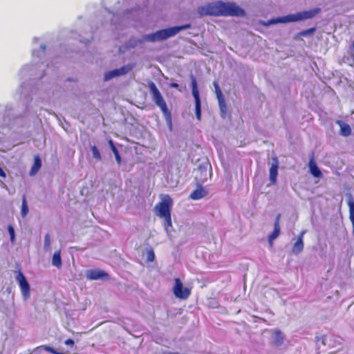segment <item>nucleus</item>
I'll return each mask as SVG.
<instances>
[{
	"label": "nucleus",
	"instance_id": "4be33fe9",
	"mask_svg": "<svg viewBox=\"0 0 354 354\" xmlns=\"http://www.w3.org/2000/svg\"><path fill=\"white\" fill-rule=\"evenodd\" d=\"M28 213V207L26 198V196L24 195L22 197V205H21V214L23 218L26 217Z\"/></svg>",
	"mask_w": 354,
	"mask_h": 354
},
{
	"label": "nucleus",
	"instance_id": "393cba45",
	"mask_svg": "<svg viewBox=\"0 0 354 354\" xmlns=\"http://www.w3.org/2000/svg\"><path fill=\"white\" fill-rule=\"evenodd\" d=\"M8 232L10 234V242L13 243L15 240V233L14 227L12 225H9L8 226Z\"/></svg>",
	"mask_w": 354,
	"mask_h": 354
},
{
	"label": "nucleus",
	"instance_id": "20e7f679",
	"mask_svg": "<svg viewBox=\"0 0 354 354\" xmlns=\"http://www.w3.org/2000/svg\"><path fill=\"white\" fill-rule=\"evenodd\" d=\"M173 205V201L169 195H165L161 198L156 206V214L160 217L164 218L168 225H171V209Z\"/></svg>",
	"mask_w": 354,
	"mask_h": 354
},
{
	"label": "nucleus",
	"instance_id": "f8f14e48",
	"mask_svg": "<svg viewBox=\"0 0 354 354\" xmlns=\"http://www.w3.org/2000/svg\"><path fill=\"white\" fill-rule=\"evenodd\" d=\"M280 218H281V214H279L277 216L275 221H274V230L268 236V241L271 245H272V241L279 236L280 232H281L280 225H279Z\"/></svg>",
	"mask_w": 354,
	"mask_h": 354
},
{
	"label": "nucleus",
	"instance_id": "a878e982",
	"mask_svg": "<svg viewBox=\"0 0 354 354\" xmlns=\"http://www.w3.org/2000/svg\"><path fill=\"white\" fill-rule=\"evenodd\" d=\"M44 250L46 251H48L50 250V235L48 234H46L44 237Z\"/></svg>",
	"mask_w": 354,
	"mask_h": 354
},
{
	"label": "nucleus",
	"instance_id": "c85d7f7f",
	"mask_svg": "<svg viewBox=\"0 0 354 354\" xmlns=\"http://www.w3.org/2000/svg\"><path fill=\"white\" fill-rule=\"evenodd\" d=\"M315 31V28H309V29H307V30H303V31L300 32H299V35H301V36H306L307 35H310V34L313 33Z\"/></svg>",
	"mask_w": 354,
	"mask_h": 354
},
{
	"label": "nucleus",
	"instance_id": "9d476101",
	"mask_svg": "<svg viewBox=\"0 0 354 354\" xmlns=\"http://www.w3.org/2000/svg\"><path fill=\"white\" fill-rule=\"evenodd\" d=\"M131 67L124 66L120 68L108 71L104 74V80L108 81L115 77L124 75L127 74L130 70H131Z\"/></svg>",
	"mask_w": 354,
	"mask_h": 354
},
{
	"label": "nucleus",
	"instance_id": "9b49d317",
	"mask_svg": "<svg viewBox=\"0 0 354 354\" xmlns=\"http://www.w3.org/2000/svg\"><path fill=\"white\" fill-rule=\"evenodd\" d=\"M279 161L277 157L272 158V162L269 169V178L272 185H275L277 181Z\"/></svg>",
	"mask_w": 354,
	"mask_h": 354
},
{
	"label": "nucleus",
	"instance_id": "7ed1b4c3",
	"mask_svg": "<svg viewBox=\"0 0 354 354\" xmlns=\"http://www.w3.org/2000/svg\"><path fill=\"white\" fill-rule=\"evenodd\" d=\"M191 28L190 24H184L179 26H174L168 28L159 30L153 33L147 35L146 39L149 41H156L165 40L171 37L178 34L180 30H186Z\"/></svg>",
	"mask_w": 354,
	"mask_h": 354
},
{
	"label": "nucleus",
	"instance_id": "6e6552de",
	"mask_svg": "<svg viewBox=\"0 0 354 354\" xmlns=\"http://www.w3.org/2000/svg\"><path fill=\"white\" fill-rule=\"evenodd\" d=\"M16 280L17 281L22 296L24 299H27L30 297V285L21 270H19L16 275Z\"/></svg>",
	"mask_w": 354,
	"mask_h": 354
},
{
	"label": "nucleus",
	"instance_id": "473e14b6",
	"mask_svg": "<svg viewBox=\"0 0 354 354\" xmlns=\"http://www.w3.org/2000/svg\"><path fill=\"white\" fill-rule=\"evenodd\" d=\"M169 86L171 88H177L178 89V87H179V85L177 83L171 82V83L169 84Z\"/></svg>",
	"mask_w": 354,
	"mask_h": 354
},
{
	"label": "nucleus",
	"instance_id": "f704fd0d",
	"mask_svg": "<svg viewBox=\"0 0 354 354\" xmlns=\"http://www.w3.org/2000/svg\"><path fill=\"white\" fill-rule=\"evenodd\" d=\"M55 354H68V353H62V352H59V351H56Z\"/></svg>",
	"mask_w": 354,
	"mask_h": 354
},
{
	"label": "nucleus",
	"instance_id": "1a4fd4ad",
	"mask_svg": "<svg viewBox=\"0 0 354 354\" xmlns=\"http://www.w3.org/2000/svg\"><path fill=\"white\" fill-rule=\"evenodd\" d=\"M86 277L90 280L104 279L109 280V275L104 270L93 269L86 272Z\"/></svg>",
	"mask_w": 354,
	"mask_h": 354
},
{
	"label": "nucleus",
	"instance_id": "7c9ffc66",
	"mask_svg": "<svg viewBox=\"0 0 354 354\" xmlns=\"http://www.w3.org/2000/svg\"><path fill=\"white\" fill-rule=\"evenodd\" d=\"M64 344L67 346H73L75 345V342L72 339H68L65 341Z\"/></svg>",
	"mask_w": 354,
	"mask_h": 354
},
{
	"label": "nucleus",
	"instance_id": "f257e3e1",
	"mask_svg": "<svg viewBox=\"0 0 354 354\" xmlns=\"http://www.w3.org/2000/svg\"><path fill=\"white\" fill-rule=\"evenodd\" d=\"M198 13L200 17L207 15L243 17L245 15L244 10L236 6L234 3H225L221 1L198 7Z\"/></svg>",
	"mask_w": 354,
	"mask_h": 354
},
{
	"label": "nucleus",
	"instance_id": "b1692460",
	"mask_svg": "<svg viewBox=\"0 0 354 354\" xmlns=\"http://www.w3.org/2000/svg\"><path fill=\"white\" fill-rule=\"evenodd\" d=\"M91 151H92L93 156L94 158H95L97 160H102L100 153L96 146L91 147Z\"/></svg>",
	"mask_w": 354,
	"mask_h": 354
},
{
	"label": "nucleus",
	"instance_id": "ddd939ff",
	"mask_svg": "<svg viewBox=\"0 0 354 354\" xmlns=\"http://www.w3.org/2000/svg\"><path fill=\"white\" fill-rule=\"evenodd\" d=\"M306 231H301L297 236V239L296 242L294 243L292 247V252L295 254H298L301 253L304 250V235L306 234Z\"/></svg>",
	"mask_w": 354,
	"mask_h": 354
},
{
	"label": "nucleus",
	"instance_id": "6ab92c4d",
	"mask_svg": "<svg viewBox=\"0 0 354 354\" xmlns=\"http://www.w3.org/2000/svg\"><path fill=\"white\" fill-rule=\"evenodd\" d=\"M284 340V335L280 330H276L274 333V344L277 346H281Z\"/></svg>",
	"mask_w": 354,
	"mask_h": 354
},
{
	"label": "nucleus",
	"instance_id": "a211bd4d",
	"mask_svg": "<svg viewBox=\"0 0 354 354\" xmlns=\"http://www.w3.org/2000/svg\"><path fill=\"white\" fill-rule=\"evenodd\" d=\"M41 167V160L38 156H36L34 159V163L31 167L30 175L33 176L37 174Z\"/></svg>",
	"mask_w": 354,
	"mask_h": 354
},
{
	"label": "nucleus",
	"instance_id": "423d86ee",
	"mask_svg": "<svg viewBox=\"0 0 354 354\" xmlns=\"http://www.w3.org/2000/svg\"><path fill=\"white\" fill-rule=\"evenodd\" d=\"M191 88L192 93L195 101V113L196 118L198 120H201V99L199 91L198 89L197 82L196 78L192 75L191 77Z\"/></svg>",
	"mask_w": 354,
	"mask_h": 354
},
{
	"label": "nucleus",
	"instance_id": "dca6fc26",
	"mask_svg": "<svg viewBox=\"0 0 354 354\" xmlns=\"http://www.w3.org/2000/svg\"><path fill=\"white\" fill-rule=\"evenodd\" d=\"M347 204L349 207V219L352 223L353 234L354 235V201L351 194L348 196Z\"/></svg>",
	"mask_w": 354,
	"mask_h": 354
},
{
	"label": "nucleus",
	"instance_id": "cd10ccee",
	"mask_svg": "<svg viewBox=\"0 0 354 354\" xmlns=\"http://www.w3.org/2000/svg\"><path fill=\"white\" fill-rule=\"evenodd\" d=\"M154 259H155L154 252L152 249H151L147 252V261L152 262L154 261Z\"/></svg>",
	"mask_w": 354,
	"mask_h": 354
},
{
	"label": "nucleus",
	"instance_id": "2eb2a0df",
	"mask_svg": "<svg viewBox=\"0 0 354 354\" xmlns=\"http://www.w3.org/2000/svg\"><path fill=\"white\" fill-rule=\"evenodd\" d=\"M308 167L310 169V174L315 178H321L322 176V174L319 169V167L317 166L313 156L310 159L308 163Z\"/></svg>",
	"mask_w": 354,
	"mask_h": 354
},
{
	"label": "nucleus",
	"instance_id": "bb28decb",
	"mask_svg": "<svg viewBox=\"0 0 354 354\" xmlns=\"http://www.w3.org/2000/svg\"><path fill=\"white\" fill-rule=\"evenodd\" d=\"M114 156H115V160L118 162V165H120L121 164V162H122V158H121V156L119 153V151L117 149V148H114L113 150H112Z\"/></svg>",
	"mask_w": 354,
	"mask_h": 354
},
{
	"label": "nucleus",
	"instance_id": "aec40b11",
	"mask_svg": "<svg viewBox=\"0 0 354 354\" xmlns=\"http://www.w3.org/2000/svg\"><path fill=\"white\" fill-rule=\"evenodd\" d=\"M52 264L58 268H61L62 259H61L60 251H57L53 254V259H52Z\"/></svg>",
	"mask_w": 354,
	"mask_h": 354
},
{
	"label": "nucleus",
	"instance_id": "c756f323",
	"mask_svg": "<svg viewBox=\"0 0 354 354\" xmlns=\"http://www.w3.org/2000/svg\"><path fill=\"white\" fill-rule=\"evenodd\" d=\"M43 348L45 351H46L50 353H53V354H55L56 351H57L55 348H53V347H50V346H46V345L43 346Z\"/></svg>",
	"mask_w": 354,
	"mask_h": 354
},
{
	"label": "nucleus",
	"instance_id": "f3484780",
	"mask_svg": "<svg viewBox=\"0 0 354 354\" xmlns=\"http://www.w3.org/2000/svg\"><path fill=\"white\" fill-rule=\"evenodd\" d=\"M336 123L340 127L339 133L344 136L347 137L351 134V127L341 120H337Z\"/></svg>",
	"mask_w": 354,
	"mask_h": 354
},
{
	"label": "nucleus",
	"instance_id": "39448f33",
	"mask_svg": "<svg viewBox=\"0 0 354 354\" xmlns=\"http://www.w3.org/2000/svg\"><path fill=\"white\" fill-rule=\"evenodd\" d=\"M321 11L320 8H315L310 10L299 12L296 14L288 15L283 17L278 18L276 20L272 21V23H287V22H295L304 19H308L314 17L316 15L319 13Z\"/></svg>",
	"mask_w": 354,
	"mask_h": 354
},
{
	"label": "nucleus",
	"instance_id": "c9c22d12",
	"mask_svg": "<svg viewBox=\"0 0 354 354\" xmlns=\"http://www.w3.org/2000/svg\"><path fill=\"white\" fill-rule=\"evenodd\" d=\"M42 47V49L44 50H45V46H41Z\"/></svg>",
	"mask_w": 354,
	"mask_h": 354
},
{
	"label": "nucleus",
	"instance_id": "0eeeda50",
	"mask_svg": "<svg viewBox=\"0 0 354 354\" xmlns=\"http://www.w3.org/2000/svg\"><path fill=\"white\" fill-rule=\"evenodd\" d=\"M175 285L173 287V293L176 298L186 300L191 295V290L184 287L179 278L174 279Z\"/></svg>",
	"mask_w": 354,
	"mask_h": 354
},
{
	"label": "nucleus",
	"instance_id": "412c9836",
	"mask_svg": "<svg viewBox=\"0 0 354 354\" xmlns=\"http://www.w3.org/2000/svg\"><path fill=\"white\" fill-rule=\"evenodd\" d=\"M218 106H219V109L221 111V115L223 118H225L227 116V104H226L225 98L218 100Z\"/></svg>",
	"mask_w": 354,
	"mask_h": 354
},
{
	"label": "nucleus",
	"instance_id": "f03ea898",
	"mask_svg": "<svg viewBox=\"0 0 354 354\" xmlns=\"http://www.w3.org/2000/svg\"><path fill=\"white\" fill-rule=\"evenodd\" d=\"M149 88L150 90V93L152 95V99L154 103L160 109L161 111L163 113L164 118L165 119L166 123L169 127L170 129L172 128V116L171 113L169 110L167 104L162 96L160 92L158 89L155 83L153 82H149L148 84Z\"/></svg>",
	"mask_w": 354,
	"mask_h": 354
},
{
	"label": "nucleus",
	"instance_id": "4468645a",
	"mask_svg": "<svg viewBox=\"0 0 354 354\" xmlns=\"http://www.w3.org/2000/svg\"><path fill=\"white\" fill-rule=\"evenodd\" d=\"M207 195V191L205 190L203 187L198 186V188L194 190L189 198L192 200H199Z\"/></svg>",
	"mask_w": 354,
	"mask_h": 354
},
{
	"label": "nucleus",
	"instance_id": "5701e85b",
	"mask_svg": "<svg viewBox=\"0 0 354 354\" xmlns=\"http://www.w3.org/2000/svg\"><path fill=\"white\" fill-rule=\"evenodd\" d=\"M215 90V94L216 95V98L218 100L225 98L223 93L220 88L218 84L216 82H214L213 83Z\"/></svg>",
	"mask_w": 354,
	"mask_h": 354
},
{
	"label": "nucleus",
	"instance_id": "2f4dec72",
	"mask_svg": "<svg viewBox=\"0 0 354 354\" xmlns=\"http://www.w3.org/2000/svg\"><path fill=\"white\" fill-rule=\"evenodd\" d=\"M109 145L111 149V151L114 149V148H116V147L114 145V142L112 140H109Z\"/></svg>",
	"mask_w": 354,
	"mask_h": 354
},
{
	"label": "nucleus",
	"instance_id": "72a5a7b5",
	"mask_svg": "<svg viewBox=\"0 0 354 354\" xmlns=\"http://www.w3.org/2000/svg\"><path fill=\"white\" fill-rule=\"evenodd\" d=\"M0 176L3 178H6V174L5 171L3 170V169L0 167Z\"/></svg>",
	"mask_w": 354,
	"mask_h": 354
}]
</instances>
